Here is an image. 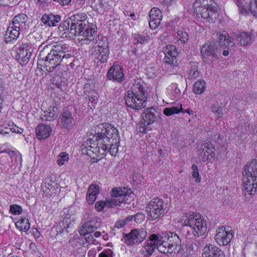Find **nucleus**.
<instances>
[{
	"label": "nucleus",
	"instance_id": "23",
	"mask_svg": "<svg viewBox=\"0 0 257 257\" xmlns=\"http://www.w3.org/2000/svg\"><path fill=\"white\" fill-rule=\"evenodd\" d=\"M202 257H225L222 250L210 243L207 244L203 248Z\"/></svg>",
	"mask_w": 257,
	"mask_h": 257
},
{
	"label": "nucleus",
	"instance_id": "62",
	"mask_svg": "<svg viewBox=\"0 0 257 257\" xmlns=\"http://www.w3.org/2000/svg\"><path fill=\"white\" fill-rule=\"evenodd\" d=\"M54 1L57 2L62 6L68 5L72 0H53Z\"/></svg>",
	"mask_w": 257,
	"mask_h": 257
},
{
	"label": "nucleus",
	"instance_id": "46",
	"mask_svg": "<svg viewBox=\"0 0 257 257\" xmlns=\"http://www.w3.org/2000/svg\"><path fill=\"white\" fill-rule=\"evenodd\" d=\"M110 202V199H108L105 202L103 201H98L95 203V208L98 211L100 212L103 209L104 206L111 208L113 207L114 206V205H113Z\"/></svg>",
	"mask_w": 257,
	"mask_h": 257
},
{
	"label": "nucleus",
	"instance_id": "19",
	"mask_svg": "<svg viewBox=\"0 0 257 257\" xmlns=\"http://www.w3.org/2000/svg\"><path fill=\"white\" fill-rule=\"evenodd\" d=\"M127 190L125 187L112 189L111 193L112 198L110 199V202L115 206L127 200L128 196L127 194Z\"/></svg>",
	"mask_w": 257,
	"mask_h": 257
},
{
	"label": "nucleus",
	"instance_id": "36",
	"mask_svg": "<svg viewBox=\"0 0 257 257\" xmlns=\"http://www.w3.org/2000/svg\"><path fill=\"white\" fill-rule=\"evenodd\" d=\"M163 237L160 234H152L149 236L148 240H150L153 244L157 247V249L159 251V247L160 246H165L167 245V243L164 241Z\"/></svg>",
	"mask_w": 257,
	"mask_h": 257
},
{
	"label": "nucleus",
	"instance_id": "8",
	"mask_svg": "<svg viewBox=\"0 0 257 257\" xmlns=\"http://www.w3.org/2000/svg\"><path fill=\"white\" fill-rule=\"evenodd\" d=\"M166 204L162 199L155 198L149 201L146 207L149 219L155 220L162 216L166 208Z\"/></svg>",
	"mask_w": 257,
	"mask_h": 257
},
{
	"label": "nucleus",
	"instance_id": "54",
	"mask_svg": "<svg viewBox=\"0 0 257 257\" xmlns=\"http://www.w3.org/2000/svg\"><path fill=\"white\" fill-rule=\"evenodd\" d=\"M99 257H113V251L109 248L104 249L99 254Z\"/></svg>",
	"mask_w": 257,
	"mask_h": 257
},
{
	"label": "nucleus",
	"instance_id": "2",
	"mask_svg": "<svg viewBox=\"0 0 257 257\" xmlns=\"http://www.w3.org/2000/svg\"><path fill=\"white\" fill-rule=\"evenodd\" d=\"M49 49L48 45H45L40 51V59L38 61L39 68L43 71L55 73V74L59 78L63 75V69L60 65L62 59L71 57L68 52L70 48L67 44L55 45L46 56L45 52Z\"/></svg>",
	"mask_w": 257,
	"mask_h": 257
},
{
	"label": "nucleus",
	"instance_id": "20",
	"mask_svg": "<svg viewBox=\"0 0 257 257\" xmlns=\"http://www.w3.org/2000/svg\"><path fill=\"white\" fill-rule=\"evenodd\" d=\"M58 122L63 127L70 129L75 124L72 108L66 107L61 113Z\"/></svg>",
	"mask_w": 257,
	"mask_h": 257
},
{
	"label": "nucleus",
	"instance_id": "30",
	"mask_svg": "<svg viewBox=\"0 0 257 257\" xmlns=\"http://www.w3.org/2000/svg\"><path fill=\"white\" fill-rule=\"evenodd\" d=\"M178 254L180 257H192L194 254L193 245L190 243L181 244Z\"/></svg>",
	"mask_w": 257,
	"mask_h": 257
},
{
	"label": "nucleus",
	"instance_id": "3",
	"mask_svg": "<svg viewBox=\"0 0 257 257\" xmlns=\"http://www.w3.org/2000/svg\"><path fill=\"white\" fill-rule=\"evenodd\" d=\"M243 191L246 198L251 197L257 189V160H252L244 168L242 173Z\"/></svg>",
	"mask_w": 257,
	"mask_h": 257
},
{
	"label": "nucleus",
	"instance_id": "9",
	"mask_svg": "<svg viewBox=\"0 0 257 257\" xmlns=\"http://www.w3.org/2000/svg\"><path fill=\"white\" fill-rule=\"evenodd\" d=\"M165 57L164 58V67L168 69L170 73H175L178 63L177 57L178 52L176 46L174 45H168L164 50Z\"/></svg>",
	"mask_w": 257,
	"mask_h": 257
},
{
	"label": "nucleus",
	"instance_id": "34",
	"mask_svg": "<svg viewBox=\"0 0 257 257\" xmlns=\"http://www.w3.org/2000/svg\"><path fill=\"white\" fill-rule=\"evenodd\" d=\"M237 38L240 41L241 45L245 46L252 43L254 36L251 32H242L237 34Z\"/></svg>",
	"mask_w": 257,
	"mask_h": 257
},
{
	"label": "nucleus",
	"instance_id": "32",
	"mask_svg": "<svg viewBox=\"0 0 257 257\" xmlns=\"http://www.w3.org/2000/svg\"><path fill=\"white\" fill-rule=\"evenodd\" d=\"M58 109L55 106L50 107L41 114V118L45 121H52L57 116Z\"/></svg>",
	"mask_w": 257,
	"mask_h": 257
},
{
	"label": "nucleus",
	"instance_id": "56",
	"mask_svg": "<svg viewBox=\"0 0 257 257\" xmlns=\"http://www.w3.org/2000/svg\"><path fill=\"white\" fill-rule=\"evenodd\" d=\"M145 119H144L143 120H142L139 123V132L143 133H146L147 131V125L149 124H145Z\"/></svg>",
	"mask_w": 257,
	"mask_h": 257
},
{
	"label": "nucleus",
	"instance_id": "37",
	"mask_svg": "<svg viewBox=\"0 0 257 257\" xmlns=\"http://www.w3.org/2000/svg\"><path fill=\"white\" fill-rule=\"evenodd\" d=\"M168 93L171 99L175 100L180 97L181 91L178 87V85L173 83L168 87Z\"/></svg>",
	"mask_w": 257,
	"mask_h": 257
},
{
	"label": "nucleus",
	"instance_id": "15",
	"mask_svg": "<svg viewBox=\"0 0 257 257\" xmlns=\"http://www.w3.org/2000/svg\"><path fill=\"white\" fill-rule=\"evenodd\" d=\"M91 49L92 54L95 58L102 63L107 61L109 53L107 43H105L101 40L98 43L93 45Z\"/></svg>",
	"mask_w": 257,
	"mask_h": 257
},
{
	"label": "nucleus",
	"instance_id": "21",
	"mask_svg": "<svg viewBox=\"0 0 257 257\" xmlns=\"http://www.w3.org/2000/svg\"><path fill=\"white\" fill-rule=\"evenodd\" d=\"M107 77L109 80L121 83L124 79L122 67L119 65L113 64L109 69Z\"/></svg>",
	"mask_w": 257,
	"mask_h": 257
},
{
	"label": "nucleus",
	"instance_id": "47",
	"mask_svg": "<svg viewBox=\"0 0 257 257\" xmlns=\"http://www.w3.org/2000/svg\"><path fill=\"white\" fill-rule=\"evenodd\" d=\"M212 112L215 114L218 118H220L223 115V111L222 108L219 105L213 104L211 107Z\"/></svg>",
	"mask_w": 257,
	"mask_h": 257
},
{
	"label": "nucleus",
	"instance_id": "39",
	"mask_svg": "<svg viewBox=\"0 0 257 257\" xmlns=\"http://www.w3.org/2000/svg\"><path fill=\"white\" fill-rule=\"evenodd\" d=\"M157 114L158 112H156V109L154 107L148 108L144 119L148 121V124H150L156 120Z\"/></svg>",
	"mask_w": 257,
	"mask_h": 257
},
{
	"label": "nucleus",
	"instance_id": "6",
	"mask_svg": "<svg viewBox=\"0 0 257 257\" xmlns=\"http://www.w3.org/2000/svg\"><path fill=\"white\" fill-rule=\"evenodd\" d=\"M180 222L183 226H189L195 236L203 235L207 230L206 220L200 214H186L180 218Z\"/></svg>",
	"mask_w": 257,
	"mask_h": 257
},
{
	"label": "nucleus",
	"instance_id": "63",
	"mask_svg": "<svg viewBox=\"0 0 257 257\" xmlns=\"http://www.w3.org/2000/svg\"><path fill=\"white\" fill-rule=\"evenodd\" d=\"M5 145L0 146V155L8 153L9 151H10V149H6L5 148Z\"/></svg>",
	"mask_w": 257,
	"mask_h": 257
},
{
	"label": "nucleus",
	"instance_id": "40",
	"mask_svg": "<svg viewBox=\"0 0 257 257\" xmlns=\"http://www.w3.org/2000/svg\"><path fill=\"white\" fill-rule=\"evenodd\" d=\"M2 127L5 128L7 130L6 131H4L2 130V131H1V134H9L10 132L17 134H22L23 132L22 128L14 124H12V125L9 124H3Z\"/></svg>",
	"mask_w": 257,
	"mask_h": 257
},
{
	"label": "nucleus",
	"instance_id": "22",
	"mask_svg": "<svg viewBox=\"0 0 257 257\" xmlns=\"http://www.w3.org/2000/svg\"><path fill=\"white\" fill-rule=\"evenodd\" d=\"M31 44L25 43L23 44L17 52L16 58L22 63L27 62L34 51Z\"/></svg>",
	"mask_w": 257,
	"mask_h": 257
},
{
	"label": "nucleus",
	"instance_id": "13",
	"mask_svg": "<svg viewBox=\"0 0 257 257\" xmlns=\"http://www.w3.org/2000/svg\"><path fill=\"white\" fill-rule=\"evenodd\" d=\"M202 59L204 62L209 63L217 60L219 58L220 51L215 44L205 43L201 49Z\"/></svg>",
	"mask_w": 257,
	"mask_h": 257
},
{
	"label": "nucleus",
	"instance_id": "53",
	"mask_svg": "<svg viewBox=\"0 0 257 257\" xmlns=\"http://www.w3.org/2000/svg\"><path fill=\"white\" fill-rule=\"evenodd\" d=\"M84 227L86 228L88 234H90V236H92L91 233H93L96 229V227L92 225L90 222L85 223L84 224Z\"/></svg>",
	"mask_w": 257,
	"mask_h": 257
},
{
	"label": "nucleus",
	"instance_id": "38",
	"mask_svg": "<svg viewBox=\"0 0 257 257\" xmlns=\"http://www.w3.org/2000/svg\"><path fill=\"white\" fill-rule=\"evenodd\" d=\"M188 71V78L189 79H195L199 76L200 71H198L199 64L197 62H192Z\"/></svg>",
	"mask_w": 257,
	"mask_h": 257
},
{
	"label": "nucleus",
	"instance_id": "28",
	"mask_svg": "<svg viewBox=\"0 0 257 257\" xmlns=\"http://www.w3.org/2000/svg\"><path fill=\"white\" fill-rule=\"evenodd\" d=\"M52 128L50 126L41 124L36 128L37 138L39 140L45 139L50 135Z\"/></svg>",
	"mask_w": 257,
	"mask_h": 257
},
{
	"label": "nucleus",
	"instance_id": "24",
	"mask_svg": "<svg viewBox=\"0 0 257 257\" xmlns=\"http://www.w3.org/2000/svg\"><path fill=\"white\" fill-rule=\"evenodd\" d=\"M149 25L152 29H156L161 23L162 15L161 11L157 8H152L150 12Z\"/></svg>",
	"mask_w": 257,
	"mask_h": 257
},
{
	"label": "nucleus",
	"instance_id": "42",
	"mask_svg": "<svg viewBox=\"0 0 257 257\" xmlns=\"http://www.w3.org/2000/svg\"><path fill=\"white\" fill-rule=\"evenodd\" d=\"M9 158L11 160L12 165L14 167L18 166L19 163L22 162V157L19 153H16L10 150L8 152Z\"/></svg>",
	"mask_w": 257,
	"mask_h": 257
},
{
	"label": "nucleus",
	"instance_id": "31",
	"mask_svg": "<svg viewBox=\"0 0 257 257\" xmlns=\"http://www.w3.org/2000/svg\"><path fill=\"white\" fill-rule=\"evenodd\" d=\"M99 193V187L98 185H91L89 187L86 197L88 204L92 205L94 202Z\"/></svg>",
	"mask_w": 257,
	"mask_h": 257
},
{
	"label": "nucleus",
	"instance_id": "50",
	"mask_svg": "<svg viewBox=\"0 0 257 257\" xmlns=\"http://www.w3.org/2000/svg\"><path fill=\"white\" fill-rule=\"evenodd\" d=\"M192 175L195 178L196 183H199L201 181V178L199 177V171L197 166L195 164H193L192 166Z\"/></svg>",
	"mask_w": 257,
	"mask_h": 257
},
{
	"label": "nucleus",
	"instance_id": "59",
	"mask_svg": "<svg viewBox=\"0 0 257 257\" xmlns=\"http://www.w3.org/2000/svg\"><path fill=\"white\" fill-rule=\"evenodd\" d=\"M125 221L124 220H120L116 221L115 223L114 227L118 229L121 228L125 225Z\"/></svg>",
	"mask_w": 257,
	"mask_h": 257
},
{
	"label": "nucleus",
	"instance_id": "41",
	"mask_svg": "<svg viewBox=\"0 0 257 257\" xmlns=\"http://www.w3.org/2000/svg\"><path fill=\"white\" fill-rule=\"evenodd\" d=\"M16 225L17 228L25 232L27 231L30 228V223L29 220L26 218H22L19 221L16 222Z\"/></svg>",
	"mask_w": 257,
	"mask_h": 257
},
{
	"label": "nucleus",
	"instance_id": "14",
	"mask_svg": "<svg viewBox=\"0 0 257 257\" xmlns=\"http://www.w3.org/2000/svg\"><path fill=\"white\" fill-rule=\"evenodd\" d=\"M239 12L243 15L250 14L257 18V0H234Z\"/></svg>",
	"mask_w": 257,
	"mask_h": 257
},
{
	"label": "nucleus",
	"instance_id": "55",
	"mask_svg": "<svg viewBox=\"0 0 257 257\" xmlns=\"http://www.w3.org/2000/svg\"><path fill=\"white\" fill-rule=\"evenodd\" d=\"M247 134H255L257 133V124H249L246 130Z\"/></svg>",
	"mask_w": 257,
	"mask_h": 257
},
{
	"label": "nucleus",
	"instance_id": "57",
	"mask_svg": "<svg viewBox=\"0 0 257 257\" xmlns=\"http://www.w3.org/2000/svg\"><path fill=\"white\" fill-rule=\"evenodd\" d=\"M89 100L93 103H96L98 100V95L96 92H92L90 96H88Z\"/></svg>",
	"mask_w": 257,
	"mask_h": 257
},
{
	"label": "nucleus",
	"instance_id": "43",
	"mask_svg": "<svg viewBox=\"0 0 257 257\" xmlns=\"http://www.w3.org/2000/svg\"><path fill=\"white\" fill-rule=\"evenodd\" d=\"M205 82L204 80L197 81L193 85V92L196 94H200L205 90Z\"/></svg>",
	"mask_w": 257,
	"mask_h": 257
},
{
	"label": "nucleus",
	"instance_id": "61",
	"mask_svg": "<svg viewBox=\"0 0 257 257\" xmlns=\"http://www.w3.org/2000/svg\"><path fill=\"white\" fill-rule=\"evenodd\" d=\"M78 232L81 235H85L88 234L86 228L84 227V224L80 227Z\"/></svg>",
	"mask_w": 257,
	"mask_h": 257
},
{
	"label": "nucleus",
	"instance_id": "5",
	"mask_svg": "<svg viewBox=\"0 0 257 257\" xmlns=\"http://www.w3.org/2000/svg\"><path fill=\"white\" fill-rule=\"evenodd\" d=\"M198 18L201 17L206 22L212 23L217 16L218 7L212 0H196L193 5Z\"/></svg>",
	"mask_w": 257,
	"mask_h": 257
},
{
	"label": "nucleus",
	"instance_id": "26",
	"mask_svg": "<svg viewBox=\"0 0 257 257\" xmlns=\"http://www.w3.org/2000/svg\"><path fill=\"white\" fill-rule=\"evenodd\" d=\"M20 31L21 30L11 26L10 24L5 36V41L7 43H13L19 37Z\"/></svg>",
	"mask_w": 257,
	"mask_h": 257
},
{
	"label": "nucleus",
	"instance_id": "16",
	"mask_svg": "<svg viewBox=\"0 0 257 257\" xmlns=\"http://www.w3.org/2000/svg\"><path fill=\"white\" fill-rule=\"evenodd\" d=\"M212 38L214 44L218 47L219 49L226 48L233 45V39L229 37L225 31L213 34Z\"/></svg>",
	"mask_w": 257,
	"mask_h": 257
},
{
	"label": "nucleus",
	"instance_id": "48",
	"mask_svg": "<svg viewBox=\"0 0 257 257\" xmlns=\"http://www.w3.org/2000/svg\"><path fill=\"white\" fill-rule=\"evenodd\" d=\"M10 211L15 215H20L23 212L22 207L18 204H12L10 206Z\"/></svg>",
	"mask_w": 257,
	"mask_h": 257
},
{
	"label": "nucleus",
	"instance_id": "52",
	"mask_svg": "<svg viewBox=\"0 0 257 257\" xmlns=\"http://www.w3.org/2000/svg\"><path fill=\"white\" fill-rule=\"evenodd\" d=\"M9 153L1 155L0 164L3 166H6L9 163Z\"/></svg>",
	"mask_w": 257,
	"mask_h": 257
},
{
	"label": "nucleus",
	"instance_id": "49",
	"mask_svg": "<svg viewBox=\"0 0 257 257\" xmlns=\"http://www.w3.org/2000/svg\"><path fill=\"white\" fill-rule=\"evenodd\" d=\"M68 155L66 153H61L57 157V163L59 165H62L68 160Z\"/></svg>",
	"mask_w": 257,
	"mask_h": 257
},
{
	"label": "nucleus",
	"instance_id": "1",
	"mask_svg": "<svg viewBox=\"0 0 257 257\" xmlns=\"http://www.w3.org/2000/svg\"><path fill=\"white\" fill-rule=\"evenodd\" d=\"M119 137L117 130L108 123L99 124L87 141L82 145L83 153L89 156L93 154L103 155L109 152L111 156H115L118 151V144Z\"/></svg>",
	"mask_w": 257,
	"mask_h": 257
},
{
	"label": "nucleus",
	"instance_id": "64",
	"mask_svg": "<svg viewBox=\"0 0 257 257\" xmlns=\"http://www.w3.org/2000/svg\"><path fill=\"white\" fill-rule=\"evenodd\" d=\"M95 255L96 251L94 249L89 250L87 254L88 257H95Z\"/></svg>",
	"mask_w": 257,
	"mask_h": 257
},
{
	"label": "nucleus",
	"instance_id": "11",
	"mask_svg": "<svg viewBox=\"0 0 257 257\" xmlns=\"http://www.w3.org/2000/svg\"><path fill=\"white\" fill-rule=\"evenodd\" d=\"M164 237L167 238V245L160 246L159 251L169 255L171 254L174 251V246H176L181 243V239L178 235L174 232L167 231L163 233Z\"/></svg>",
	"mask_w": 257,
	"mask_h": 257
},
{
	"label": "nucleus",
	"instance_id": "18",
	"mask_svg": "<svg viewBox=\"0 0 257 257\" xmlns=\"http://www.w3.org/2000/svg\"><path fill=\"white\" fill-rule=\"evenodd\" d=\"M232 237V231L228 228L222 227L216 230L215 239L220 245H227L231 241Z\"/></svg>",
	"mask_w": 257,
	"mask_h": 257
},
{
	"label": "nucleus",
	"instance_id": "27",
	"mask_svg": "<svg viewBox=\"0 0 257 257\" xmlns=\"http://www.w3.org/2000/svg\"><path fill=\"white\" fill-rule=\"evenodd\" d=\"M56 185L55 177L51 174L44 179L41 185V189L44 193H48V190L49 191L55 190Z\"/></svg>",
	"mask_w": 257,
	"mask_h": 257
},
{
	"label": "nucleus",
	"instance_id": "29",
	"mask_svg": "<svg viewBox=\"0 0 257 257\" xmlns=\"http://www.w3.org/2000/svg\"><path fill=\"white\" fill-rule=\"evenodd\" d=\"M27 17L25 14H20L16 16L13 19L11 26H13L16 28L22 31L26 29V23Z\"/></svg>",
	"mask_w": 257,
	"mask_h": 257
},
{
	"label": "nucleus",
	"instance_id": "51",
	"mask_svg": "<svg viewBox=\"0 0 257 257\" xmlns=\"http://www.w3.org/2000/svg\"><path fill=\"white\" fill-rule=\"evenodd\" d=\"M134 215V221L138 223H140L145 220V215L142 212H138Z\"/></svg>",
	"mask_w": 257,
	"mask_h": 257
},
{
	"label": "nucleus",
	"instance_id": "4",
	"mask_svg": "<svg viewBox=\"0 0 257 257\" xmlns=\"http://www.w3.org/2000/svg\"><path fill=\"white\" fill-rule=\"evenodd\" d=\"M131 89L125 95L126 105L127 107L138 110L145 108L147 105V98L143 85L139 81H135Z\"/></svg>",
	"mask_w": 257,
	"mask_h": 257
},
{
	"label": "nucleus",
	"instance_id": "60",
	"mask_svg": "<svg viewBox=\"0 0 257 257\" xmlns=\"http://www.w3.org/2000/svg\"><path fill=\"white\" fill-rule=\"evenodd\" d=\"M85 4V0H77L75 7L77 9H80L82 6Z\"/></svg>",
	"mask_w": 257,
	"mask_h": 257
},
{
	"label": "nucleus",
	"instance_id": "33",
	"mask_svg": "<svg viewBox=\"0 0 257 257\" xmlns=\"http://www.w3.org/2000/svg\"><path fill=\"white\" fill-rule=\"evenodd\" d=\"M157 249V247L153 244L150 240H147L144 243L141 250V253L144 257H150Z\"/></svg>",
	"mask_w": 257,
	"mask_h": 257
},
{
	"label": "nucleus",
	"instance_id": "35",
	"mask_svg": "<svg viewBox=\"0 0 257 257\" xmlns=\"http://www.w3.org/2000/svg\"><path fill=\"white\" fill-rule=\"evenodd\" d=\"M180 112H186L190 114L191 112H193V111L190 109H188L185 110V111H183L182 105L180 104H178L177 106L165 108L163 111L164 114L167 116H170L173 114H177Z\"/></svg>",
	"mask_w": 257,
	"mask_h": 257
},
{
	"label": "nucleus",
	"instance_id": "12",
	"mask_svg": "<svg viewBox=\"0 0 257 257\" xmlns=\"http://www.w3.org/2000/svg\"><path fill=\"white\" fill-rule=\"evenodd\" d=\"M147 232L144 228L135 229L130 233L124 234L122 241L128 245L139 244L146 239Z\"/></svg>",
	"mask_w": 257,
	"mask_h": 257
},
{
	"label": "nucleus",
	"instance_id": "17",
	"mask_svg": "<svg viewBox=\"0 0 257 257\" xmlns=\"http://www.w3.org/2000/svg\"><path fill=\"white\" fill-rule=\"evenodd\" d=\"M215 156V148L209 142L201 144L198 149V159L200 161L205 162L213 159Z\"/></svg>",
	"mask_w": 257,
	"mask_h": 257
},
{
	"label": "nucleus",
	"instance_id": "44",
	"mask_svg": "<svg viewBox=\"0 0 257 257\" xmlns=\"http://www.w3.org/2000/svg\"><path fill=\"white\" fill-rule=\"evenodd\" d=\"M135 44H145L148 43L151 39V37L149 35L146 36L135 34L133 35Z\"/></svg>",
	"mask_w": 257,
	"mask_h": 257
},
{
	"label": "nucleus",
	"instance_id": "25",
	"mask_svg": "<svg viewBox=\"0 0 257 257\" xmlns=\"http://www.w3.org/2000/svg\"><path fill=\"white\" fill-rule=\"evenodd\" d=\"M61 20V16L52 13L45 14L41 18L42 22L49 27H55L58 25Z\"/></svg>",
	"mask_w": 257,
	"mask_h": 257
},
{
	"label": "nucleus",
	"instance_id": "10",
	"mask_svg": "<svg viewBox=\"0 0 257 257\" xmlns=\"http://www.w3.org/2000/svg\"><path fill=\"white\" fill-rule=\"evenodd\" d=\"M71 21L70 33L71 35L80 34L81 30H83L85 27L92 23L87 19V16L85 13H78L70 18Z\"/></svg>",
	"mask_w": 257,
	"mask_h": 257
},
{
	"label": "nucleus",
	"instance_id": "58",
	"mask_svg": "<svg viewBox=\"0 0 257 257\" xmlns=\"http://www.w3.org/2000/svg\"><path fill=\"white\" fill-rule=\"evenodd\" d=\"M71 215L67 214L63 220V224H66L68 227L71 224V220L70 219Z\"/></svg>",
	"mask_w": 257,
	"mask_h": 257
},
{
	"label": "nucleus",
	"instance_id": "45",
	"mask_svg": "<svg viewBox=\"0 0 257 257\" xmlns=\"http://www.w3.org/2000/svg\"><path fill=\"white\" fill-rule=\"evenodd\" d=\"M176 37L177 40L179 41L181 44H185L189 40L188 34L183 30L178 31Z\"/></svg>",
	"mask_w": 257,
	"mask_h": 257
},
{
	"label": "nucleus",
	"instance_id": "7",
	"mask_svg": "<svg viewBox=\"0 0 257 257\" xmlns=\"http://www.w3.org/2000/svg\"><path fill=\"white\" fill-rule=\"evenodd\" d=\"M97 27L95 23H91L81 30L80 34L73 35L82 44L92 46L98 43L102 39V36L97 35Z\"/></svg>",
	"mask_w": 257,
	"mask_h": 257
}]
</instances>
